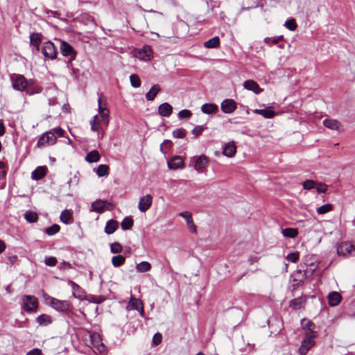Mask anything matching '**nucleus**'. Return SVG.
<instances>
[{
    "instance_id": "obj_6",
    "label": "nucleus",
    "mask_w": 355,
    "mask_h": 355,
    "mask_svg": "<svg viewBox=\"0 0 355 355\" xmlns=\"http://www.w3.org/2000/svg\"><path fill=\"white\" fill-rule=\"evenodd\" d=\"M42 52L44 56L47 59L55 60L57 58V48L51 41L44 42L42 47Z\"/></svg>"
},
{
    "instance_id": "obj_43",
    "label": "nucleus",
    "mask_w": 355,
    "mask_h": 355,
    "mask_svg": "<svg viewBox=\"0 0 355 355\" xmlns=\"http://www.w3.org/2000/svg\"><path fill=\"white\" fill-rule=\"evenodd\" d=\"M130 84L132 87L137 88L141 85V80L137 74H132L130 76Z\"/></svg>"
},
{
    "instance_id": "obj_4",
    "label": "nucleus",
    "mask_w": 355,
    "mask_h": 355,
    "mask_svg": "<svg viewBox=\"0 0 355 355\" xmlns=\"http://www.w3.org/2000/svg\"><path fill=\"white\" fill-rule=\"evenodd\" d=\"M60 52L63 56L69 58V60L68 61L67 66V67H70L72 64L71 61L75 60L76 58L77 52L74 50L73 46L68 42L62 40H60Z\"/></svg>"
},
{
    "instance_id": "obj_12",
    "label": "nucleus",
    "mask_w": 355,
    "mask_h": 355,
    "mask_svg": "<svg viewBox=\"0 0 355 355\" xmlns=\"http://www.w3.org/2000/svg\"><path fill=\"white\" fill-rule=\"evenodd\" d=\"M354 248V245L349 241L341 242L337 245V254L345 257L351 253Z\"/></svg>"
},
{
    "instance_id": "obj_17",
    "label": "nucleus",
    "mask_w": 355,
    "mask_h": 355,
    "mask_svg": "<svg viewBox=\"0 0 355 355\" xmlns=\"http://www.w3.org/2000/svg\"><path fill=\"white\" fill-rule=\"evenodd\" d=\"M153 198L150 195H146L140 198L138 208L141 212H145L148 209L152 204Z\"/></svg>"
},
{
    "instance_id": "obj_15",
    "label": "nucleus",
    "mask_w": 355,
    "mask_h": 355,
    "mask_svg": "<svg viewBox=\"0 0 355 355\" xmlns=\"http://www.w3.org/2000/svg\"><path fill=\"white\" fill-rule=\"evenodd\" d=\"M314 345L315 341L313 340L305 337L302 341L298 352L301 355H305Z\"/></svg>"
},
{
    "instance_id": "obj_31",
    "label": "nucleus",
    "mask_w": 355,
    "mask_h": 355,
    "mask_svg": "<svg viewBox=\"0 0 355 355\" xmlns=\"http://www.w3.org/2000/svg\"><path fill=\"white\" fill-rule=\"evenodd\" d=\"M85 159L89 163L96 162L100 159L99 153L94 150L87 153Z\"/></svg>"
},
{
    "instance_id": "obj_26",
    "label": "nucleus",
    "mask_w": 355,
    "mask_h": 355,
    "mask_svg": "<svg viewBox=\"0 0 355 355\" xmlns=\"http://www.w3.org/2000/svg\"><path fill=\"white\" fill-rule=\"evenodd\" d=\"M128 308L130 309H135L140 311L141 315L144 313V310L142 307V302L139 300L137 299H131L128 304Z\"/></svg>"
},
{
    "instance_id": "obj_33",
    "label": "nucleus",
    "mask_w": 355,
    "mask_h": 355,
    "mask_svg": "<svg viewBox=\"0 0 355 355\" xmlns=\"http://www.w3.org/2000/svg\"><path fill=\"white\" fill-rule=\"evenodd\" d=\"M71 213L68 209H64L62 211L60 216V220L64 224H69L71 220Z\"/></svg>"
},
{
    "instance_id": "obj_22",
    "label": "nucleus",
    "mask_w": 355,
    "mask_h": 355,
    "mask_svg": "<svg viewBox=\"0 0 355 355\" xmlns=\"http://www.w3.org/2000/svg\"><path fill=\"white\" fill-rule=\"evenodd\" d=\"M253 112L261 115L265 119H272L276 115L275 112L268 107L266 109H255L253 110Z\"/></svg>"
},
{
    "instance_id": "obj_46",
    "label": "nucleus",
    "mask_w": 355,
    "mask_h": 355,
    "mask_svg": "<svg viewBox=\"0 0 355 355\" xmlns=\"http://www.w3.org/2000/svg\"><path fill=\"white\" fill-rule=\"evenodd\" d=\"M284 26L291 31H293L297 28V24L294 19L286 20L285 21Z\"/></svg>"
},
{
    "instance_id": "obj_29",
    "label": "nucleus",
    "mask_w": 355,
    "mask_h": 355,
    "mask_svg": "<svg viewBox=\"0 0 355 355\" xmlns=\"http://www.w3.org/2000/svg\"><path fill=\"white\" fill-rule=\"evenodd\" d=\"M106 202L102 200H96L92 204V211L96 212L103 211Z\"/></svg>"
},
{
    "instance_id": "obj_63",
    "label": "nucleus",
    "mask_w": 355,
    "mask_h": 355,
    "mask_svg": "<svg viewBox=\"0 0 355 355\" xmlns=\"http://www.w3.org/2000/svg\"><path fill=\"white\" fill-rule=\"evenodd\" d=\"M5 133V126L3 121L0 119V137L3 136Z\"/></svg>"
},
{
    "instance_id": "obj_36",
    "label": "nucleus",
    "mask_w": 355,
    "mask_h": 355,
    "mask_svg": "<svg viewBox=\"0 0 355 355\" xmlns=\"http://www.w3.org/2000/svg\"><path fill=\"white\" fill-rule=\"evenodd\" d=\"M151 265L148 261H141L136 266V269L138 272H144L150 270Z\"/></svg>"
},
{
    "instance_id": "obj_60",
    "label": "nucleus",
    "mask_w": 355,
    "mask_h": 355,
    "mask_svg": "<svg viewBox=\"0 0 355 355\" xmlns=\"http://www.w3.org/2000/svg\"><path fill=\"white\" fill-rule=\"evenodd\" d=\"M26 355H42V352L41 349L38 348H35L31 350H30Z\"/></svg>"
},
{
    "instance_id": "obj_7",
    "label": "nucleus",
    "mask_w": 355,
    "mask_h": 355,
    "mask_svg": "<svg viewBox=\"0 0 355 355\" xmlns=\"http://www.w3.org/2000/svg\"><path fill=\"white\" fill-rule=\"evenodd\" d=\"M22 308L26 312L34 311L38 306L37 300L33 295H24L22 297Z\"/></svg>"
},
{
    "instance_id": "obj_2",
    "label": "nucleus",
    "mask_w": 355,
    "mask_h": 355,
    "mask_svg": "<svg viewBox=\"0 0 355 355\" xmlns=\"http://www.w3.org/2000/svg\"><path fill=\"white\" fill-rule=\"evenodd\" d=\"M46 304L51 306L54 309L60 312H66L69 308V302L67 300H59L52 297L47 294L44 295Z\"/></svg>"
},
{
    "instance_id": "obj_8",
    "label": "nucleus",
    "mask_w": 355,
    "mask_h": 355,
    "mask_svg": "<svg viewBox=\"0 0 355 355\" xmlns=\"http://www.w3.org/2000/svg\"><path fill=\"white\" fill-rule=\"evenodd\" d=\"M56 141L57 138L54 136V133L52 131H47L39 138L37 146L43 147L46 144L53 145L56 143Z\"/></svg>"
},
{
    "instance_id": "obj_16",
    "label": "nucleus",
    "mask_w": 355,
    "mask_h": 355,
    "mask_svg": "<svg viewBox=\"0 0 355 355\" xmlns=\"http://www.w3.org/2000/svg\"><path fill=\"white\" fill-rule=\"evenodd\" d=\"M167 165L169 168L176 170L183 167L184 161L180 156H174L167 162Z\"/></svg>"
},
{
    "instance_id": "obj_28",
    "label": "nucleus",
    "mask_w": 355,
    "mask_h": 355,
    "mask_svg": "<svg viewBox=\"0 0 355 355\" xmlns=\"http://www.w3.org/2000/svg\"><path fill=\"white\" fill-rule=\"evenodd\" d=\"M119 223L114 220H110L106 223L105 232L107 234H113L117 229Z\"/></svg>"
},
{
    "instance_id": "obj_42",
    "label": "nucleus",
    "mask_w": 355,
    "mask_h": 355,
    "mask_svg": "<svg viewBox=\"0 0 355 355\" xmlns=\"http://www.w3.org/2000/svg\"><path fill=\"white\" fill-rule=\"evenodd\" d=\"M37 322L40 324H49L51 322V318L48 315L42 314L37 318Z\"/></svg>"
},
{
    "instance_id": "obj_14",
    "label": "nucleus",
    "mask_w": 355,
    "mask_h": 355,
    "mask_svg": "<svg viewBox=\"0 0 355 355\" xmlns=\"http://www.w3.org/2000/svg\"><path fill=\"white\" fill-rule=\"evenodd\" d=\"M243 85L245 89L252 91L256 94H259L263 92V89L259 87V84L253 80H245Z\"/></svg>"
},
{
    "instance_id": "obj_58",
    "label": "nucleus",
    "mask_w": 355,
    "mask_h": 355,
    "mask_svg": "<svg viewBox=\"0 0 355 355\" xmlns=\"http://www.w3.org/2000/svg\"><path fill=\"white\" fill-rule=\"evenodd\" d=\"M50 131H52L54 133V136L58 135V137H63L64 131L61 128H55Z\"/></svg>"
},
{
    "instance_id": "obj_47",
    "label": "nucleus",
    "mask_w": 355,
    "mask_h": 355,
    "mask_svg": "<svg viewBox=\"0 0 355 355\" xmlns=\"http://www.w3.org/2000/svg\"><path fill=\"white\" fill-rule=\"evenodd\" d=\"M42 89L41 87H28L26 89V92L28 95H33L35 94H39L42 92Z\"/></svg>"
},
{
    "instance_id": "obj_37",
    "label": "nucleus",
    "mask_w": 355,
    "mask_h": 355,
    "mask_svg": "<svg viewBox=\"0 0 355 355\" xmlns=\"http://www.w3.org/2000/svg\"><path fill=\"white\" fill-rule=\"evenodd\" d=\"M109 167L105 164H100L96 170V173L98 177H103L108 175Z\"/></svg>"
},
{
    "instance_id": "obj_5",
    "label": "nucleus",
    "mask_w": 355,
    "mask_h": 355,
    "mask_svg": "<svg viewBox=\"0 0 355 355\" xmlns=\"http://www.w3.org/2000/svg\"><path fill=\"white\" fill-rule=\"evenodd\" d=\"M191 163L196 171L198 173H202L208 166L209 158L204 155L194 156L191 158Z\"/></svg>"
},
{
    "instance_id": "obj_18",
    "label": "nucleus",
    "mask_w": 355,
    "mask_h": 355,
    "mask_svg": "<svg viewBox=\"0 0 355 355\" xmlns=\"http://www.w3.org/2000/svg\"><path fill=\"white\" fill-rule=\"evenodd\" d=\"M236 152V147L234 141H230L225 144L223 148V154L228 157L234 156Z\"/></svg>"
},
{
    "instance_id": "obj_41",
    "label": "nucleus",
    "mask_w": 355,
    "mask_h": 355,
    "mask_svg": "<svg viewBox=\"0 0 355 355\" xmlns=\"http://www.w3.org/2000/svg\"><path fill=\"white\" fill-rule=\"evenodd\" d=\"M303 302H304V300L302 297H297V298L292 300L290 302L289 306L291 308H292L295 310H297V309H300Z\"/></svg>"
},
{
    "instance_id": "obj_64",
    "label": "nucleus",
    "mask_w": 355,
    "mask_h": 355,
    "mask_svg": "<svg viewBox=\"0 0 355 355\" xmlns=\"http://www.w3.org/2000/svg\"><path fill=\"white\" fill-rule=\"evenodd\" d=\"M259 258L257 257L251 256L249 257L248 261L250 264H253L254 263H257L259 261Z\"/></svg>"
},
{
    "instance_id": "obj_39",
    "label": "nucleus",
    "mask_w": 355,
    "mask_h": 355,
    "mask_svg": "<svg viewBox=\"0 0 355 355\" xmlns=\"http://www.w3.org/2000/svg\"><path fill=\"white\" fill-rule=\"evenodd\" d=\"M333 209V205L330 203H327L325 205H323L318 208H317V213L319 215L324 214L327 212L331 211Z\"/></svg>"
},
{
    "instance_id": "obj_10",
    "label": "nucleus",
    "mask_w": 355,
    "mask_h": 355,
    "mask_svg": "<svg viewBox=\"0 0 355 355\" xmlns=\"http://www.w3.org/2000/svg\"><path fill=\"white\" fill-rule=\"evenodd\" d=\"M153 51L151 47L148 45H144L143 48L136 49L135 55L136 58L141 60H148L153 57Z\"/></svg>"
},
{
    "instance_id": "obj_13",
    "label": "nucleus",
    "mask_w": 355,
    "mask_h": 355,
    "mask_svg": "<svg viewBox=\"0 0 355 355\" xmlns=\"http://www.w3.org/2000/svg\"><path fill=\"white\" fill-rule=\"evenodd\" d=\"M221 110L225 114H230L234 112L237 107L236 103L232 99H225L220 105Z\"/></svg>"
},
{
    "instance_id": "obj_38",
    "label": "nucleus",
    "mask_w": 355,
    "mask_h": 355,
    "mask_svg": "<svg viewBox=\"0 0 355 355\" xmlns=\"http://www.w3.org/2000/svg\"><path fill=\"white\" fill-rule=\"evenodd\" d=\"M125 259L122 255L114 256L112 259V263L114 267H119L125 263Z\"/></svg>"
},
{
    "instance_id": "obj_34",
    "label": "nucleus",
    "mask_w": 355,
    "mask_h": 355,
    "mask_svg": "<svg viewBox=\"0 0 355 355\" xmlns=\"http://www.w3.org/2000/svg\"><path fill=\"white\" fill-rule=\"evenodd\" d=\"M24 218L28 223H36L38 220V216L37 213L31 211H28L24 214Z\"/></svg>"
},
{
    "instance_id": "obj_24",
    "label": "nucleus",
    "mask_w": 355,
    "mask_h": 355,
    "mask_svg": "<svg viewBox=\"0 0 355 355\" xmlns=\"http://www.w3.org/2000/svg\"><path fill=\"white\" fill-rule=\"evenodd\" d=\"M69 284L72 288L73 295L76 298H79V299L83 298L85 295V292L80 288V286L72 281H69Z\"/></svg>"
},
{
    "instance_id": "obj_51",
    "label": "nucleus",
    "mask_w": 355,
    "mask_h": 355,
    "mask_svg": "<svg viewBox=\"0 0 355 355\" xmlns=\"http://www.w3.org/2000/svg\"><path fill=\"white\" fill-rule=\"evenodd\" d=\"M148 101H153L155 98V85H153L148 92L146 94Z\"/></svg>"
},
{
    "instance_id": "obj_56",
    "label": "nucleus",
    "mask_w": 355,
    "mask_h": 355,
    "mask_svg": "<svg viewBox=\"0 0 355 355\" xmlns=\"http://www.w3.org/2000/svg\"><path fill=\"white\" fill-rule=\"evenodd\" d=\"M315 188H316L317 192L318 193H325L327 192V190L326 184H322V183H318L317 182V185H316V187Z\"/></svg>"
},
{
    "instance_id": "obj_44",
    "label": "nucleus",
    "mask_w": 355,
    "mask_h": 355,
    "mask_svg": "<svg viewBox=\"0 0 355 355\" xmlns=\"http://www.w3.org/2000/svg\"><path fill=\"white\" fill-rule=\"evenodd\" d=\"M60 226L57 224H54L50 226L49 227H47L45 230V232L49 236H53L57 234L60 231Z\"/></svg>"
},
{
    "instance_id": "obj_1",
    "label": "nucleus",
    "mask_w": 355,
    "mask_h": 355,
    "mask_svg": "<svg viewBox=\"0 0 355 355\" xmlns=\"http://www.w3.org/2000/svg\"><path fill=\"white\" fill-rule=\"evenodd\" d=\"M110 122V110L107 109H104V111H102L99 113L98 115H95L93 119L90 121L91 130L92 131H99L103 130V123L105 125Z\"/></svg>"
},
{
    "instance_id": "obj_53",
    "label": "nucleus",
    "mask_w": 355,
    "mask_h": 355,
    "mask_svg": "<svg viewBox=\"0 0 355 355\" xmlns=\"http://www.w3.org/2000/svg\"><path fill=\"white\" fill-rule=\"evenodd\" d=\"M104 109H107L106 103H103L102 102V94H98V114L101 112L102 111H104Z\"/></svg>"
},
{
    "instance_id": "obj_48",
    "label": "nucleus",
    "mask_w": 355,
    "mask_h": 355,
    "mask_svg": "<svg viewBox=\"0 0 355 355\" xmlns=\"http://www.w3.org/2000/svg\"><path fill=\"white\" fill-rule=\"evenodd\" d=\"M299 258H300V253L298 252L289 253L286 257V259L288 261L292 262V263H296L299 260Z\"/></svg>"
},
{
    "instance_id": "obj_35",
    "label": "nucleus",
    "mask_w": 355,
    "mask_h": 355,
    "mask_svg": "<svg viewBox=\"0 0 355 355\" xmlns=\"http://www.w3.org/2000/svg\"><path fill=\"white\" fill-rule=\"evenodd\" d=\"M284 40L283 35H279L277 37H266L263 40L264 43L268 44V46H272L273 44H277L279 42Z\"/></svg>"
},
{
    "instance_id": "obj_19",
    "label": "nucleus",
    "mask_w": 355,
    "mask_h": 355,
    "mask_svg": "<svg viewBox=\"0 0 355 355\" xmlns=\"http://www.w3.org/2000/svg\"><path fill=\"white\" fill-rule=\"evenodd\" d=\"M42 38V35L40 33H32L30 35V44L33 47H37V51H40Z\"/></svg>"
},
{
    "instance_id": "obj_52",
    "label": "nucleus",
    "mask_w": 355,
    "mask_h": 355,
    "mask_svg": "<svg viewBox=\"0 0 355 355\" xmlns=\"http://www.w3.org/2000/svg\"><path fill=\"white\" fill-rule=\"evenodd\" d=\"M57 259L54 257H46L44 259V263L48 266H55L57 263Z\"/></svg>"
},
{
    "instance_id": "obj_3",
    "label": "nucleus",
    "mask_w": 355,
    "mask_h": 355,
    "mask_svg": "<svg viewBox=\"0 0 355 355\" xmlns=\"http://www.w3.org/2000/svg\"><path fill=\"white\" fill-rule=\"evenodd\" d=\"M10 81L14 89L23 92L29 86V82L23 75L13 73L10 75Z\"/></svg>"
},
{
    "instance_id": "obj_62",
    "label": "nucleus",
    "mask_w": 355,
    "mask_h": 355,
    "mask_svg": "<svg viewBox=\"0 0 355 355\" xmlns=\"http://www.w3.org/2000/svg\"><path fill=\"white\" fill-rule=\"evenodd\" d=\"M171 145H172V144H171V142L170 141L166 140V141H164L163 144H162L160 145V150L164 152V148L171 147Z\"/></svg>"
},
{
    "instance_id": "obj_27",
    "label": "nucleus",
    "mask_w": 355,
    "mask_h": 355,
    "mask_svg": "<svg viewBox=\"0 0 355 355\" xmlns=\"http://www.w3.org/2000/svg\"><path fill=\"white\" fill-rule=\"evenodd\" d=\"M323 125L331 130H338L340 127V123L336 119H327L323 121Z\"/></svg>"
},
{
    "instance_id": "obj_55",
    "label": "nucleus",
    "mask_w": 355,
    "mask_h": 355,
    "mask_svg": "<svg viewBox=\"0 0 355 355\" xmlns=\"http://www.w3.org/2000/svg\"><path fill=\"white\" fill-rule=\"evenodd\" d=\"M205 128L204 125H197L192 130L191 132L195 137H198L202 133Z\"/></svg>"
},
{
    "instance_id": "obj_9",
    "label": "nucleus",
    "mask_w": 355,
    "mask_h": 355,
    "mask_svg": "<svg viewBox=\"0 0 355 355\" xmlns=\"http://www.w3.org/2000/svg\"><path fill=\"white\" fill-rule=\"evenodd\" d=\"M292 288L295 290L300 286L306 279V272L297 269L292 275Z\"/></svg>"
},
{
    "instance_id": "obj_20",
    "label": "nucleus",
    "mask_w": 355,
    "mask_h": 355,
    "mask_svg": "<svg viewBox=\"0 0 355 355\" xmlns=\"http://www.w3.org/2000/svg\"><path fill=\"white\" fill-rule=\"evenodd\" d=\"M173 112L172 106L168 103L161 104L158 107V112L162 116L168 117Z\"/></svg>"
},
{
    "instance_id": "obj_57",
    "label": "nucleus",
    "mask_w": 355,
    "mask_h": 355,
    "mask_svg": "<svg viewBox=\"0 0 355 355\" xmlns=\"http://www.w3.org/2000/svg\"><path fill=\"white\" fill-rule=\"evenodd\" d=\"M302 325L303 329L307 331L313 330L315 328L314 323L310 320L306 321V323L302 324Z\"/></svg>"
},
{
    "instance_id": "obj_32",
    "label": "nucleus",
    "mask_w": 355,
    "mask_h": 355,
    "mask_svg": "<svg viewBox=\"0 0 355 355\" xmlns=\"http://www.w3.org/2000/svg\"><path fill=\"white\" fill-rule=\"evenodd\" d=\"M282 233L285 237L294 239L297 236L298 231L297 229L288 227L283 229Z\"/></svg>"
},
{
    "instance_id": "obj_23",
    "label": "nucleus",
    "mask_w": 355,
    "mask_h": 355,
    "mask_svg": "<svg viewBox=\"0 0 355 355\" xmlns=\"http://www.w3.org/2000/svg\"><path fill=\"white\" fill-rule=\"evenodd\" d=\"M46 172L45 166H38L32 172L31 177L33 180H39L45 176Z\"/></svg>"
},
{
    "instance_id": "obj_50",
    "label": "nucleus",
    "mask_w": 355,
    "mask_h": 355,
    "mask_svg": "<svg viewBox=\"0 0 355 355\" xmlns=\"http://www.w3.org/2000/svg\"><path fill=\"white\" fill-rule=\"evenodd\" d=\"M173 135L175 138H184L186 135V130L183 128H179L173 130Z\"/></svg>"
},
{
    "instance_id": "obj_49",
    "label": "nucleus",
    "mask_w": 355,
    "mask_h": 355,
    "mask_svg": "<svg viewBox=\"0 0 355 355\" xmlns=\"http://www.w3.org/2000/svg\"><path fill=\"white\" fill-rule=\"evenodd\" d=\"M122 249L121 245L118 242H114L110 245V251L113 254L121 252Z\"/></svg>"
},
{
    "instance_id": "obj_11",
    "label": "nucleus",
    "mask_w": 355,
    "mask_h": 355,
    "mask_svg": "<svg viewBox=\"0 0 355 355\" xmlns=\"http://www.w3.org/2000/svg\"><path fill=\"white\" fill-rule=\"evenodd\" d=\"M178 216H180V217L183 218L185 220L188 229L191 233H197V227L193 222L192 214L191 212L187 211H182L178 214Z\"/></svg>"
},
{
    "instance_id": "obj_21",
    "label": "nucleus",
    "mask_w": 355,
    "mask_h": 355,
    "mask_svg": "<svg viewBox=\"0 0 355 355\" xmlns=\"http://www.w3.org/2000/svg\"><path fill=\"white\" fill-rule=\"evenodd\" d=\"M341 299V295L336 291L331 292L328 295V303L331 306H336L338 305Z\"/></svg>"
},
{
    "instance_id": "obj_61",
    "label": "nucleus",
    "mask_w": 355,
    "mask_h": 355,
    "mask_svg": "<svg viewBox=\"0 0 355 355\" xmlns=\"http://www.w3.org/2000/svg\"><path fill=\"white\" fill-rule=\"evenodd\" d=\"M59 268L60 269H64V270L69 269V268H71V264L69 262L63 261L62 262H61L60 263Z\"/></svg>"
},
{
    "instance_id": "obj_30",
    "label": "nucleus",
    "mask_w": 355,
    "mask_h": 355,
    "mask_svg": "<svg viewBox=\"0 0 355 355\" xmlns=\"http://www.w3.org/2000/svg\"><path fill=\"white\" fill-rule=\"evenodd\" d=\"M220 45V39L218 36H215L211 39L206 41L204 46L208 49L216 48Z\"/></svg>"
},
{
    "instance_id": "obj_25",
    "label": "nucleus",
    "mask_w": 355,
    "mask_h": 355,
    "mask_svg": "<svg viewBox=\"0 0 355 355\" xmlns=\"http://www.w3.org/2000/svg\"><path fill=\"white\" fill-rule=\"evenodd\" d=\"M218 110V105L214 103H205L201 107V111L207 114L215 113Z\"/></svg>"
},
{
    "instance_id": "obj_40",
    "label": "nucleus",
    "mask_w": 355,
    "mask_h": 355,
    "mask_svg": "<svg viewBox=\"0 0 355 355\" xmlns=\"http://www.w3.org/2000/svg\"><path fill=\"white\" fill-rule=\"evenodd\" d=\"M133 225V220L130 217H125L121 222V226L123 230H130Z\"/></svg>"
},
{
    "instance_id": "obj_54",
    "label": "nucleus",
    "mask_w": 355,
    "mask_h": 355,
    "mask_svg": "<svg viewBox=\"0 0 355 355\" xmlns=\"http://www.w3.org/2000/svg\"><path fill=\"white\" fill-rule=\"evenodd\" d=\"M191 112L186 109L180 111L178 113V117L180 119H189L191 117Z\"/></svg>"
},
{
    "instance_id": "obj_59",
    "label": "nucleus",
    "mask_w": 355,
    "mask_h": 355,
    "mask_svg": "<svg viewBox=\"0 0 355 355\" xmlns=\"http://www.w3.org/2000/svg\"><path fill=\"white\" fill-rule=\"evenodd\" d=\"M317 332L313 329L308 331L306 334L305 337L313 340L317 336Z\"/></svg>"
},
{
    "instance_id": "obj_45",
    "label": "nucleus",
    "mask_w": 355,
    "mask_h": 355,
    "mask_svg": "<svg viewBox=\"0 0 355 355\" xmlns=\"http://www.w3.org/2000/svg\"><path fill=\"white\" fill-rule=\"evenodd\" d=\"M317 182L311 180H307L302 183L303 188L305 190H311L315 188Z\"/></svg>"
}]
</instances>
